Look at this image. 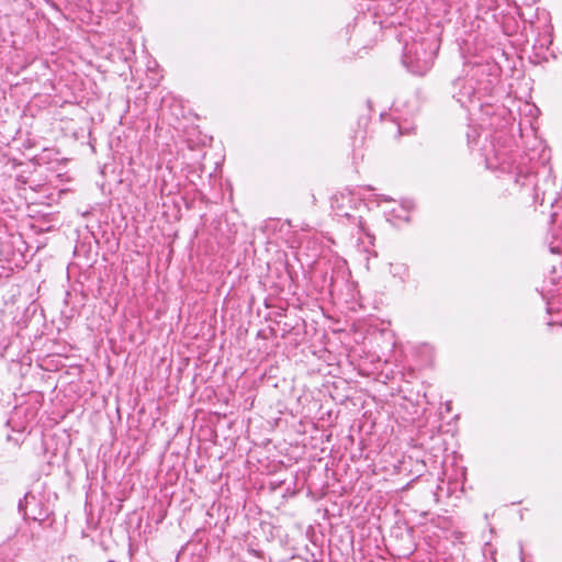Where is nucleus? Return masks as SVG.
Masks as SVG:
<instances>
[{"mask_svg": "<svg viewBox=\"0 0 562 562\" xmlns=\"http://www.w3.org/2000/svg\"><path fill=\"white\" fill-rule=\"evenodd\" d=\"M393 212L395 213V214H394V217H395V218H400V220H404V221H407V220H408V215H407L408 211L406 210V207H405V206L400 205V206H398V210H397V211H396V210H393Z\"/></svg>", "mask_w": 562, "mask_h": 562, "instance_id": "nucleus-2", "label": "nucleus"}, {"mask_svg": "<svg viewBox=\"0 0 562 562\" xmlns=\"http://www.w3.org/2000/svg\"><path fill=\"white\" fill-rule=\"evenodd\" d=\"M437 48L436 42L428 46L425 43H414L409 48H406L404 63L412 72L423 75L432 66Z\"/></svg>", "mask_w": 562, "mask_h": 562, "instance_id": "nucleus-1", "label": "nucleus"}]
</instances>
